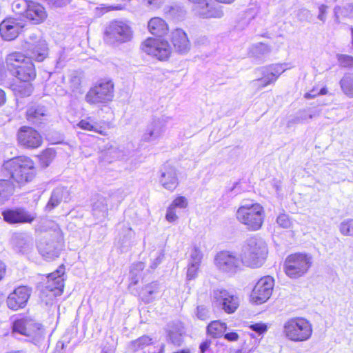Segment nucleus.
I'll use <instances>...</instances> for the list:
<instances>
[{
    "instance_id": "f257e3e1",
    "label": "nucleus",
    "mask_w": 353,
    "mask_h": 353,
    "mask_svg": "<svg viewBox=\"0 0 353 353\" xmlns=\"http://www.w3.org/2000/svg\"><path fill=\"white\" fill-rule=\"evenodd\" d=\"M236 220L249 231H256L263 225L265 211L258 203L241 204L236 212Z\"/></svg>"
},
{
    "instance_id": "f03ea898",
    "label": "nucleus",
    "mask_w": 353,
    "mask_h": 353,
    "mask_svg": "<svg viewBox=\"0 0 353 353\" xmlns=\"http://www.w3.org/2000/svg\"><path fill=\"white\" fill-rule=\"evenodd\" d=\"M4 169L10 178L17 183L31 181L34 176V168L32 161L24 156L11 159L3 164Z\"/></svg>"
},
{
    "instance_id": "7ed1b4c3",
    "label": "nucleus",
    "mask_w": 353,
    "mask_h": 353,
    "mask_svg": "<svg viewBox=\"0 0 353 353\" xmlns=\"http://www.w3.org/2000/svg\"><path fill=\"white\" fill-rule=\"evenodd\" d=\"M268 254L265 243L254 237L250 238L243 245L241 259L248 267L258 268L263 265Z\"/></svg>"
},
{
    "instance_id": "20e7f679",
    "label": "nucleus",
    "mask_w": 353,
    "mask_h": 353,
    "mask_svg": "<svg viewBox=\"0 0 353 353\" xmlns=\"http://www.w3.org/2000/svg\"><path fill=\"white\" fill-rule=\"evenodd\" d=\"M30 57H26L22 53L14 52L7 55L6 58V68L11 74L20 68L25 62L34 59L38 62L43 61L48 56V47L45 41L40 40L30 49Z\"/></svg>"
},
{
    "instance_id": "39448f33",
    "label": "nucleus",
    "mask_w": 353,
    "mask_h": 353,
    "mask_svg": "<svg viewBox=\"0 0 353 353\" xmlns=\"http://www.w3.org/2000/svg\"><path fill=\"white\" fill-rule=\"evenodd\" d=\"M312 265V256L310 254L297 252L287 256L284 262V270L291 279L305 276Z\"/></svg>"
},
{
    "instance_id": "423d86ee",
    "label": "nucleus",
    "mask_w": 353,
    "mask_h": 353,
    "mask_svg": "<svg viewBox=\"0 0 353 353\" xmlns=\"http://www.w3.org/2000/svg\"><path fill=\"white\" fill-rule=\"evenodd\" d=\"M285 336L293 341H305L312 333L311 324L305 319L294 318L287 321L283 326Z\"/></svg>"
},
{
    "instance_id": "0eeeda50",
    "label": "nucleus",
    "mask_w": 353,
    "mask_h": 353,
    "mask_svg": "<svg viewBox=\"0 0 353 353\" xmlns=\"http://www.w3.org/2000/svg\"><path fill=\"white\" fill-rule=\"evenodd\" d=\"M114 97V84L110 80H101L92 86L85 96V101L91 105L106 103Z\"/></svg>"
},
{
    "instance_id": "6e6552de",
    "label": "nucleus",
    "mask_w": 353,
    "mask_h": 353,
    "mask_svg": "<svg viewBox=\"0 0 353 353\" xmlns=\"http://www.w3.org/2000/svg\"><path fill=\"white\" fill-rule=\"evenodd\" d=\"M64 268L61 266L55 272L49 274L47 281L43 283L41 290V297L45 300L46 303L48 301L52 300L54 297L62 294L64 288Z\"/></svg>"
},
{
    "instance_id": "1a4fd4ad",
    "label": "nucleus",
    "mask_w": 353,
    "mask_h": 353,
    "mask_svg": "<svg viewBox=\"0 0 353 353\" xmlns=\"http://www.w3.org/2000/svg\"><path fill=\"white\" fill-rule=\"evenodd\" d=\"M132 37V30L125 21L114 20L105 28L104 40L110 44L122 43L129 41Z\"/></svg>"
},
{
    "instance_id": "9d476101",
    "label": "nucleus",
    "mask_w": 353,
    "mask_h": 353,
    "mask_svg": "<svg viewBox=\"0 0 353 353\" xmlns=\"http://www.w3.org/2000/svg\"><path fill=\"white\" fill-rule=\"evenodd\" d=\"M212 303L227 314H233L239 306L237 296L223 288H216L212 292Z\"/></svg>"
},
{
    "instance_id": "9b49d317",
    "label": "nucleus",
    "mask_w": 353,
    "mask_h": 353,
    "mask_svg": "<svg viewBox=\"0 0 353 353\" xmlns=\"http://www.w3.org/2000/svg\"><path fill=\"white\" fill-rule=\"evenodd\" d=\"M13 331L24 336L30 337L36 343L43 337L42 325L31 319H21L13 323Z\"/></svg>"
},
{
    "instance_id": "f8f14e48",
    "label": "nucleus",
    "mask_w": 353,
    "mask_h": 353,
    "mask_svg": "<svg viewBox=\"0 0 353 353\" xmlns=\"http://www.w3.org/2000/svg\"><path fill=\"white\" fill-rule=\"evenodd\" d=\"M214 263L219 270L230 274H234L242 263L241 259L228 251L219 252L215 257Z\"/></svg>"
},
{
    "instance_id": "ddd939ff",
    "label": "nucleus",
    "mask_w": 353,
    "mask_h": 353,
    "mask_svg": "<svg viewBox=\"0 0 353 353\" xmlns=\"http://www.w3.org/2000/svg\"><path fill=\"white\" fill-rule=\"evenodd\" d=\"M274 280L270 276L260 279L256 283L251 297L256 304H261L266 302L272 295Z\"/></svg>"
},
{
    "instance_id": "4468645a",
    "label": "nucleus",
    "mask_w": 353,
    "mask_h": 353,
    "mask_svg": "<svg viewBox=\"0 0 353 353\" xmlns=\"http://www.w3.org/2000/svg\"><path fill=\"white\" fill-rule=\"evenodd\" d=\"M141 48L148 54L159 60L168 59L171 54V48L166 41L148 39L142 44Z\"/></svg>"
},
{
    "instance_id": "2eb2a0df",
    "label": "nucleus",
    "mask_w": 353,
    "mask_h": 353,
    "mask_svg": "<svg viewBox=\"0 0 353 353\" xmlns=\"http://www.w3.org/2000/svg\"><path fill=\"white\" fill-rule=\"evenodd\" d=\"M26 23L23 20L8 17L0 23V35L5 41L15 39L23 30Z\"/></svg>"
},
{
    "instance_id": "dca6fc26",
    "label": "nucleus",
    "mask_w": 353,
    "mask_h": 353,
    "mask_svg": "<svg viewBox=\"0 0 353 353\" xmlns=\"http://www.w3.org/2000/svg\"><path fill=\"white\" fill-rule=\"evenodd\" d=\"M3 220L9 224L30 223L36 219V214L23 208H8L1 212Z\"/></svg>"
},
{
    "instance_id": "f3484780",
    "label": "nucleus",
    "mask_w": 353,
    "mask_h": 353,
    "mask_svg": "<svg viewBox=\"0 0 353 353\" xmlns=\"http://www.w3.org/2000/svg\"><path fill=\"white\" fill-rule=\"evenodd\" d=\"M221 8L214 0H202L192 6L194 14L203 19L222 17L223 12Z\"/></svg>"
},
{
    "instance_id": "a211bd4d",
    "label": "nucleus",
    "mask_w": 353,
    "mask_h": 353,
    "mask_svg": "<svg viewBox=\"0 0 353 353\" xmlns=\"http://www.w3.org/2000/svg\"><path fill=\"white\" fill-rule=\"evenodd\" d=\"M283 64H272L263 69L262 77L252 81L254 87L263 88L269 85L274 84L279 76L285 71Z\"/></svg>"
},
{
    "instance_id": "6ab92c4d",
    "label": "nucleus",
    "mask_w": 353,
    "mask_h": 353,
    "mask_svg": "<svg viewBox=\"0 0 353 353\" xmlns=\"http://www.w3.org/2000/svg\"><path fill=\"white\" fill-rule=\"evenodd\" d=\"M18 140L21 145L28 148H37L41 146L43 139L34 129L23 126L18 133Z\"/></svg>"
},
{
    "instance_id": "aec40b11",
    "label": "nucleus",
    "mask_w": 353,
    "mask_h": 353,
    "mask_svg": "<svg viewBox=\"0 0 353 353\" xmlns=\"http://www.w3.org/2000/svg\"><path fill=\"white\" fill-rule=\"evenodd\" d=\"M30 290L26 286L17 288L7 298L8 307L12 310L23 308L30 296Z\"/></svg>"
},
{
    "instance_id": "412c9836",
    "label": "nucleus",
    "mask_w": 353,
    "mask_h": 353,
    "mask_svg": "<svg viewBox=\"0 0 353 353\" xmlns=\"http://www.w3.org/2000/svg\"><path fill=\"white\" fill-rule=\"evenodd\" d=\"M168 119L169 117L164 116L160 118L153 119L152 121L148 125L143 135V140L151 142L161 138L165 131V124L168 121Z\"/></svg>"
},
{
    "instance_id": "4be33fe9",
    "label": "nucleus",
    "mask_w": 353,
    "mask_h": 353,
    "mask_svg": "<svg viewBox=\"0 0 353 353\" xmlns=\"http://www.w3.org/2000/svg\"><path fill=\"white\" fill-rule=\"evenodd\" d=\"M159 183L165 189L174 191L179 183L176 169L170 165H165L160 172Z\"/></svg>"
},
{
    "instance_id": "5701e85b",
    "label": "nucleus",
    "mask_w": 353,
    "mask_h": 353,
    "mask_svg": "<svg viewBox=\"0 0 353 353\" xmlns=\"http://www.w3.org/2000/svg\"><path fill=\"white\" fill-rule=\"evenodd\" d=\"M61 241L55 239H44L38 245L40 254L46 259L58 257L61 250Z\"/></svg>"
},
{
    "instance_id": "b1692460",
    "label": "nucleus",
    "mask_w": 353,
    "mask_h": 353,
    "mask_svg": "<svg viewBox=\"0 0 353 353\" xmlns=\"http://www.w3.org/2000/svg\"><path fill=\"white\" fill-rule=\"evenodd\" d=\"M171 41L174 50L180 54H185L190 49V43L188 36L181 29H176L172 32Z\"/></svg>"
},
{
    "instance_id": "393cba45",
    "label": "nucleus",
    "mask_w": 353,
    "mask_h": 353,
    "mask_svg": "<svg viewBox=\"0 0 353 353\" xmlns=\"http://www.w3.org/2000/svg\"><path fill=\"white\" fill-rule=\"evenodd\" d=\"M24 17L33 23L39 24L46 19L47 13L41 4L31 1L28 10L26 11Z\"/></svg>"
},
{
    "instance_id": "a878e982",
    "label": "nucleus",
    "mask_w": 353,
    "mask_h": 353,
    "mask_svg": "<svg viewBox=\"0 0 353 353\" xmlns=\"http://www.w3.org/2000/svg\"><path fill=\"white\" fill-rule=\"evenodd\" d=\"M12 76L19 80L28 83L32 81L36 77V70L34 64L31 61L25 62L20 68H19Z\"/></svg>"
},
{
    "instance_id": "bb28decb",
    "label": "nucleus",
    "mask_w": 353,
    "mask_h": 353,
    "mask_svg": "<svg viewBox=\"0 0 353 353\" xmlns=\"http://www.w3.org/2000/svg\"><path fill=\"white\" fill-rule=\"evenodd\" d=\"M110 198H105L102 196H98L96 201L92 204V214L98 220H103L108 213V200Z\"/></svg>"
},
{
    "instance_id": "cd10ccee",
    "label": "nucleus",
    "mask_w": 353,
    "mask_h": 353,
    "mask_svg": "<svg viewBox=\"0 0 353 353\" xmlns=\"http://www.w3.org/2000/svg\"><path fill=\"white\" fill-rule=\"evenodd\" d=\"M69 192L66 188L58 187L52 192L50 199L46 205V208L50 211L57 207L62 201H67L69 199Z\"/></svg>"
},
{
    "instance_id": "c85d7f7f",
    "label": "nucleus",
    "mask_w": 353,
    "mask_h": 353,
    "mask_svg": "<svg viewBox=\"0 0 353 353\" xmlns=\"http://www.w3.org/2000/svg\"><path fill=\"white\" fill-rule=\"evenodd\" d=\"M149 32L157 37H163L168 32V26L166 22L159 17L152 18L148 23Z\"/></svg>"
},
{
    "instance_id": "c756f323",
    "label": "nucleus",
    "mask_w": 353,
    "mask_h": 353,
    "mask_svg": "<svg viewBox=\"0 0 353 353\" xmlns=\"http://www.w3.org/2000/svg\"><path fill=\"white\" fill-rule=\"evenodd\" d=\"M160 285L154 281L146 285L141 290V296L143 301L149 303L154 301L160 293Z\"/></svg>"
},
{
    "instance_id": "7c9ffc66",
    "label": "nucleus",
    "mask_w": 353,
    "mask_h": 353,
    "mask_svg": "<svg viewBox=\"0 0 353 353\" xmlns=\"http://www.w3.org/2000/svg\"><path fill=\"white\" fill-rule=\"evenodd\" d=\"M184 332V327L181 322L174 323L170 325L168 334L172 343L174 345H180L183 341V334Z\"/></svg>"
},
{
    "instance_id": "2f4dec72",
    "label": "nucleus",
    "mask_w": 353,
    "mask_h": 353,
    "mask_svg": "<svg viewBox=\"0 0 353 353\" xmlns=\"http://www.w3.org/2000/svg\"><path fill=\"white\" fill-rule=\"evenodd\" d=\"M132 230L128 226L122 229L121 233L117 240V245L121 252H126L131 246Z\"/></svg>"
},
{
    "instance_id": "473e14b6",
    "label": "nucleus",
    "mask_w": 353,
    "mask_h": 353,
    "mask_svg": "<svg viewBox=\"0 0 353 353\" xmlns=\"http://www.w3.org/2000/svg\"><path fill=\"white\" fill-rule=\"evenodd\" d=\"M334 20L336 23H341V18L353 17V3H347L343 6H336L334 8Z\"/></svg>"
},
{
    "instance_id": "72a5a7b5",
    "label": "nucleus",
    "mask_w": 353,
    "mask_h": 353,
    "mask_svg": "<svg viewBox=\"0 0 353 353\" xmlns=\"http://www.w3.org/2000/svg\"><path fill=\"white\" fill-rule=\"evenodd\" d=\"M226 324L219 321L211 322L207 327V332L213 338L221 336L226 330Z\"/></svg>"
},
{
    "instance_id": "f704fd0d",
    "label": "nucleus",
    "mask_w": 353,
    "mask_h": 353,
    "mask_svg": "<svg viewBox=\"0 0 353 353\" xmlns=\"http://www.w3.org/2000/svg\"><path fill=\"white\" fill-rule=\"evenodd\" d=\"M83 74L81 72L72 71L69 75L68 84L73 92H80Z\"/></svg>"
},
{
    "instance_id": "c9c22d12",
    "label": "nucleus",
    "mask_w": 353,
    "mask_h": 353,
    "mask_svg": "<svg viewBox=\"0 0 353 353\" xmlns=\"http://www.w3.org/2000/svg\"><path fill=\"white\" fill-rule=\"evenodd\" d=\"M340 85L345 95L348 97L353 98V74H345L341 79Z\"/></svg>"
},
{
    "instance_id": "e433bc0d",
    "label": "nucleus",
    "mask_w": 353,
    "mask_h": 353,
    "mask_svg": "<svg viewBox=\"0 0 353 353\" xmlns=\"http://www.w3.org/2000/svg\"><path fill=\"white\" fill-rule=\"evenodd\" d=\"M13 189L12 184L8 180H0V205L3 204Z\"/></svg>"
},
{
    "instance_id": "4c0bfd02",
    "label": "nucleus",
    "mask_w": 353,
    "mask_h": 353,
    "mask_svg": "<svg viewBox=\"0 0 353 353\" xmlns=\"http://www.w3.org/2000/svg\"><path fill=\"white\" fill-rule=\"evenodd\" d=\"M31 1L16 0L12 4L13 12L16 14L25 16V14L30 6Z\"/></svg>"
},
{
    "instance_id": "58836bf2",
    "label": "nucleus",
    "mask_w": 353,
    "mask_h": 353,
    "mask_svg": "<svg viewBox=\"0 0 353 353\" xmlns=\"http://www.w3.org/2000/svg\"><path fill=\"white\" fill-rule=\"evenodd\" d=\"M26 114L28 119L34 122L35 119H39L46 114V110L43 107L32 105L28 109Z\"/></svg>"
},
{
    "instance_id": "ea45409f",
    "label": "nucleus",
    "mask_w": 353,
    "mask_h": 353,
    "mask_svg": "<svg viewBox=\"0 0 353 353\" xmlns=\"http://www.w3.org/2000/svg\"><path fill=\"white\" fill-rule=\"evenodd\" d=\"M55 151L52 148L45 150L39 156L41 165L43 168L48 167L55 157Z\"/></svg>"
},
{
    "instance_id": "a19ab883",
    "label": "nucleus",
    "mask_w": 353,
    "mask_h": 353,
    "mask_svg": "<svg viewBox=\"0 0 353 353\" xmlns=\"http://www.w3.org/2000/svg\"><path fill=\"white\" fill-rule=\"evenodd\" d=\"M16 95L21 97L30 96L32 91L33 88L30 83H23L19 85H17L13 88Z\"/></svg>"
},
{
    "instance_id": "79ce46f5",
    "label": "nucleus",
    "mask_w": 353,
    "mask_h": 353,
    "mask_svg": "<svg viewBox=\"0 0 353 353\" xmlns=\"http://www.w3.org/2000/svg\"><path fill=\"white\" fill-rule=\"evenodd\" d=\"M276 223L281 228L288 229L292 226L293 222L288 214L281 213L276 218Z\"/></svg>"
},
{
    "instance_id": "37998d69",
    "label": "nucleus",
    "mask_w": 353,
    "mask_h": 353,
    "mask_svg": "<svg viewBox=\"0 0 353 353\" xmlns=\"http://www.w3.org/2000/svg\"><path fill=\"white\" fill-rule=\"evenodd\" d=\"M77 126H79L80 128L85 130L93 131V132L101 134V131H100L98 129V125H97V123H92V122L88 121L87 119L81 120L78 123Z\"/></svg>"
},
{
    "instance_id": "c03bdc74",
    "label": "nucleus",
    "mask_w": 353,
    "mask_h": 353,
    "mask_svg": "<svg viewBox=\"0 0 353 353\" xmlns=\"http://www.w3.org/2000/svg\"><path fill=\"white\" fill-rule=\"evenodd\" d=\"M340 232L343 235L353 236V219H347L340 224Z\"/></svg>"
},
{
    "instance_id": "a18cd8bd",
    "label": "nucleus",
    "mask_w": 353,
    "mask_h": 353,
    "mask_svg": "<svg viewBox=\"0 0 353 353\" xmlns=\"http://www.w3.org/2000/svg\"><path fill=\"white\" fill-rule=\"evenodd\" d=\"M270 49L268 46L259 43H257L252 49V54L258 58L267 54L270 52Z\"/></svg>"
},
{
    "instance_id": "49530a36",
    "label": "nucleus",
    "mask_w": 353,
    "mask_h": 353,
    "mask_svg": "<svg viewBox=\"0 0 353 353\" xmlns=\"http://www.w3.org/2000/svg\"><path fill=\"white\" fill-rule=\"evenodd\" d=\"M152 339L148 336H142L136 341H133L132 343L136 349H142L145 345L151 343Z\"/></svg>"
},
{
    "instance_id": "de8ad7c7",
    "label": "nucleus",
    "mask_w": 353,
    "mask_h": 353,
    "mask_svg": "<svg viewBox=\"0 0 353 353\" xmlns=\"http://www.w3.org/2000/svg\"><path fill=\"white\" fill-rule=\"evenodd\" d=\"M201 259V252L198 248L194 247L191 251L190 263L200 265Z\"/></svg>"
},
{
    "instance_id": "09e8293b",
    "label": "nucleus",
    "mask_w": 353,
    "mask_h": 353,
    "mask_svg": "<svg viewBox=\"0 0 353 353\" xmlns=\"http://www.w3.org/2000/svg\"><path fill=\"white\" fill-rule=\"evenodd\" d=\"M338 61L339 64L343 67L353 66V57L346 54H339L338 55Z\"/></svg>"
},
{
    "instance_id": "8fccbe9b",
    "label": "nucleus",
    "mask_w": 353,
    "mask_h": 353,
    "mask_svg": "<svg viewBox=\"0 0 353 353\" xmlns=\"http://www.w3.org/2000/svg\"><path fill=\"white\" fill-rule=\"evenodd\" d=\"M188 200L185 196H179L176 197L170 204V206L176 209V208H185L188 206Z\"/></svg>"
},
{
    "instance_id": "3c124183",
    "label": "nucleus",
    "mask_w": 353,
    "mask_h": 353,
    "mask_svg": "<svg viewBox=\"0 0 353 353\" xmlns=\"http://www.w3.org/2000/svg\"><path fill=\"white\" fill-rule=\"evenodd\" d=\"M200 265L189 263L187 270V279L192 280L197 276L198 270Z\"/></svg>"
},
{
    "instance_id": "603ef678",
    "label": "nucleus",
    "mask_w": 353,
    "mask_h": 353,
    "mask_svg": "<svg viewBox=\"0 0 353 353\" xmlns=\"http://www.w3.org/2000/svg\"><path fill=\"white\" fill-rule=\"evenodd\" d=\"M327 92V90L326 88H321L319 91L316 88H313L309 92L305 94V98L306 99H312L319 95H324Z\"/></svg>"
},
{
    "instance_id": "864d4df0",
    "label": "nucleus",
    "mask_w": 353,
    "mask_h": 353,
    "mask_svg": "<svg viewBox=\"0 0 353 353\" xmlns=\"http://www.w3.org/2000/svg\"><path fill=\"white\" fill-rule=\"evenodd\" d=\"M299 20L301 21L310 22L312 19V14L310 11L305 8H302L299 10L297 14Z\"/></svg>"
},
{
    "instance_id": "5fc2aeb1",
    "label": "nucleus",
    "mask_w": 353,
    "mask_h": 353,
    "mask_svg": "<svg viewBox=\"0 0 353 353\" xmlns=\"http://www.w3.org/2000/svg\"><path fill=\"white\" fill-rule=\"evenodd\" d=\"M196 316L201 320H206L210 317V311L203 305L198 306Z\"/></svg>"
},
{
    "instance_id": "6e6d98bb",
    "label": "nucleus",
    "mask_w": 353,
    "mask_h": 353,
    "mask_svg": "<svg viewBox=\"0 0 353 353\" xmlns=\"http://www.w3.org/2000/svg\"><path fill=\"white\" fill-rule=\"evenodd\" d=\"M165 219L170 223L175 222L178 219L175 209L170 205L167 209Z\"/></svg>"
},
{
    "instance_id": "4d7b16f0",
    "label": "nucleus",
    "mask_w": 353,
    "mask_h": 353,
    "mask_svg": "<svg viewBox=\"0 0 353 353\" xmlns=\"http://www.w3.org/2000/svg\"><path fill=\"white\" fill-rule=\"evenodd\" d=\"M328 6L325 4H321L319 6V14L317 18L319 20L325 23L327 18Z\"/></svg>"
},
{
    "instance_id": "13d9d810",
    "label": "nucleus",
    "mask_w": 353,
    "mask_h": 353,
    "mask_svg": "<svg viewBox=\"0 0 353 353\" xmlns=\"http://www.w3.org/2000/svg\"><path fill=\"white\" fill-rule=\"evenodd\" d=\"M50 6L54 8L63 7L68 4L71 0H44Z\"/></svg>"
},
{
    "instance_id": "bf43d9fd",
    "label": "nucleus",
    "mask_w": 353,
    "mask_h": 353,
    "mask_svg": "<svg viewBox=\"0 0 353 353\" xmlns=\"http://www.w3.org/2000/svg\"><path fill=\"white\" fill-rule=\"evenodd\" d=\"M144 263L142 262L134 263L130 270V274L137 276L144 269Z\"/></svg>"
},
{
    "instance_id": "052dcab7",
    "label": "nucleus",
    "mask_w": 353,
    "mask_h": 353,
    "mask_svg": "<svg viewBox=\"0 0 353 353\" xmlns=\"http://www.w3.org/2000/svg\"><path fill=\"white\" fill-rule=\"evenodd\" d=\"M250 328L259 334H262L267 331V326L263 323H255L252 325Z\"/></svg>"
},
{
    "instance_id": "680f3d73",
    "label": "nucleus",
    "mask_w": 353,
    "mask_h": 353,
    "mask_svg": "<svg viewBox=\"0 0 353 353\" xmlns=\"http://www.w3.org/2000/svg\"><path fill=\"white\" fill-rule=\"evenodd\" d=\"M211 341L206 340L204 342H203L199 347L200 352L199 353H210V346Z\"/></svg>"
},
{
    "instance_id": "e2e57ef3",
    "label": "nucleus",
    "mask_w": 353,
    "mask_h": 353,
    "mask_svg": "<svg viewBox=\"0 0 353 353\" xmlns=\"http://www.w3.org/2000/svg\"><path fill=\"white\" fill-rule=\"evenodd\" d=\"M224 338L230 341H235L238 339L239 336L236 332H228L224 334Z\"/></svg>"
},
{
    "instance_id": "0e129e2a",
    "label": "nucleus",
    "mask_w": 353,
    "mask_h": 353,
    "mask_svg": "<svg viewBox=\"0 0 353 353\" xmlns=\"http://www.w3.org/2000/svg\"><path fill=\"white\" fill-rule=\"evenodd\" d=\"M6 77V69L3 61L0 59V81H2Z\"/></svg>"
},
{
    "instance_id": "69168bd1",
    "label": "nucleus",
    "mask_w": 353,
    "mask_h": 353,
    "mask_svg": "<svg viewBox=\"0 0 353 353\" xmlns=\"http://www.w3.org/2000/svg\"><path fill=\"white\" fill-rule=\"evenodd\" d=\"M163 254H161V253L159 254V256H157L154 260V261L152 263L151 265V268L152 269H154L157 267V265L161 262L162 261V259H163Z\"/></svg>"
},
{
    "instance_id": "338daca9",
    "label": "nucleus",
    "mask_w": 353,
    "mask_h": 353,
    "mask_svg": "<svg viewBox=\"0 0 353 353\" xmlns=\"http://www.w3.org/2000/svg\"><path fill=\"white\" fill-rule=\"evenodd\" d=\"M147 4L149 6H153L154 7H159L161 3L162 0H145Z\"/></svg>"
},
{
    "instance_id": "774afa93",
    "label": "nucleus",
    "mask_w": 353,
    "mask_h": 353,
    "mask_svg": "<svg viewBox=\"0 0 353 353\" xmlns=\"http://www.w3.org/2000/svg\"><path fill=\"white\" fill-rule=\"evenodd\" d=\"M5 273H6V265L2 261H0V281L3 279Z\"/></svg>"
}]
</instances>
